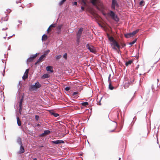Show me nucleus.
Returning a JSON list of instances; mask_svg holds the SVG:
<instances>
[{
    "label": "nucleus",
    "mask_w": 160,
    "mask_h": 160,
    "mask_svg": "<svg viewBox=\"0 0 160 160\" xmlns=\"http://www.w3.org/2000/svg\"><path fill=\"white\" fill-rule=\"evenodd\" d=\"M111 46L112 48L114 50H117V48L118 49L120 48V46L118 44V42L115 41H114L113 42L111 43Z\"/></svg>",
    "instance_id": "f257e3e1"
},
{
    "label": "nucleus",
    "mask_w": 160,
    "mask_h": 160,
    "mask_svg": "<svg viewBox=\"0 0 160 160\" xmlns=\"http://www.w3.org/2000/svg\"><path fill=\"white\" fill-rule=\"evenodd\" d=\"M111 18L115 21L118 22L119 21V18L117 15H116L115 13L112 11H110V12L108 14Z\"/></svg>",
    "instance_id": "f03ea898"
},
{
    "label": "nucleus",
    "mask_w": 160,
    "mask_h": 160,
    "mask_svg": "<svg viewBox=\"0 0 160 160\" xmlns=\"http://www.w3.org/2000/svg\"><path fill=\"white\" fill-rule=\"evenodd\" d=\"M117 123L115 122H113L110 124L108 128V131L109 132H112L116 129Z\"/></svg>",
    "instance_id": "7ed1b4c3"
},
{
    "label": "nucleus",
    "mask_w": 160,
    "mask_h": 160,
    "mask_svg": "<svg viewBox=\"0 0 160 160\" xmlns=\"http://www.w3.org/2000/svg\"><path fill=\"white\" fill-rule=\"evenodd\" d=\"M139 31V29H137L135 31H133L132 33H129L124 34L125 37L126 38H129L132 37L134 36Z\"/></svg>",
    "instance_id": "20e7f679"
},
{
    "label": "nucleus",
    "mask_w": 160,
    "mask_h": 160,
    "mask_svg": "<svg viewBox=\"0 0 160 160\" xmlns=\"http://www.w3.org/2000/svg\"><path fill=\"white\" fill-rule=\"evenodd\" d=\"M119 5L117 0H112L111 8L113 10L116 9L115 7H118Z\"/></svg>",
    "instance_id": "39448f33"
},
{
    "label": "nucleus",
    "mask_w": 160,
    "mask_h": 160,
    "mask_svg": "<svg viewBox=\"0 0 160 160\" xmlns=\"http://www.w3.org/2000/svg\"><path fill=\"white\" fill-rule=\"evenodd\" d=\"M41 87V85L38 82L36 83L35 85L31 86L30 89L32 90H35Z\"/></svg>",
    "instance_id": "423d86ee"
},
{
    "label": "nucleus",
    "mask_w": 160,
    "mask_h": 160,
    "mask_svg": "<svg viewBox=\"0 0 160 160\" xmlns=\"http://www.w3.org/2000/svg\"><path fill=\"white\" fill-rule=\"evenodd\" d=\"M83 31V28H80L77 33V42H79L80 39Z\"/></svg>",
    "instance_id": "0eeeda50"
},
{
    "label": "nucleus",
    "mask_w": 160,
    "mask_h": 160,
    "mask_svg": "<svg viewBox=\"0 0 160 160\" xmlns=\"http://www.w3.org/2000/svg\"><path fill=\"white\" fill-rule=\"evenodd\" d=\"M86 47L91 52L95 53L96 52L95 47L92 46H90L89 44H88L86 45Z\"/></svg>",
    "instance_id": "6e6552de"
},
{
    "label": "nucleus",
    "mask_w": 160,
    "mask_h": 160,
    "mask_svg": "<svg viewBox=\"0 0 160 160\" xmlns=\"http://www.w3.org/2000/svg\"><path fill=\"white\" fill-rule=\"evenodd\" d=\"M1 21H8V17L7 14L4 13L1 15Z\"/></svg>",
    "instance_id": "1a4fd4ad"
},
{
    "label": "nucleus",
    "mask_w": 160,
    "mask_h": 160,
    "mask_svg": "<svg viewBox=\"0 0 160 160\" xmlns=\"http://www.w3.org/2000/svg\"><path fill=\"white\" fill-rule=\"evenodd\" d=\"M37 54H36L35 55H32L29 58H28L27 60V62L28 63L30 62H32L34 59L37 57Z\"/></svg>",
    "instance_id": "9d476101"
},
{
    "label": "nucleus",
    "mask_w": 160,
    "mask_h": 160,
    "mask_svg": "<svg viewBox=\"0 0 160 160\" xmlns=\"http://www.w3.org/2000/svg\"><path fill=\"white\" fill-rule=\"evenodd\" d=\"M29 72V69H27L26 70L24 74V75L22 76V79L25 80L26 79L28 78V73Z\"/></svg>",
    "instance_id": "9b49d317"
},
{
    "label": "nucleus",
    "mask_w": 160,
    "mask_h": 160,
    "mask_svg": "<svg viewBox=\"0 0 160 160\" xmlns=\"http://www.w3.org/2000/svg\"><path fill=\"white\" fill-rule=\"evenodd\" d=\"M52 142L53 144H60L61 143H64V142L63 141L59 140L52 141Z\"/></svg>",
    "instance_id": "f8f14e48"
},
{
    "label": "nucleus",
    "mask_w": 160,
    "mask_h": 160,
    "mask_svg": "<svg viewBox=\"0 0 160 160\" xmlns=\"http://www.w3.org/2000/svg\"><path fill=\"white\" fill-rule=\"evenodd\" d=\"M51 133V131L49 130H45L44 131V132L42 133L41 136H44L50 134Z\"/></svg>",
    "instance_id": "ddd939ff"
},
{
    "label": "nucleus",
    "mask_w": 160,
    "mask_h": 160,
    "mask_svg": "<svg viewBox=\"0 0 160 160\" xmlns=\"http://www.w3.org/2000/svg\"><path fill=\"white\" fill-rule=\"evenodd\" d=\"M111 75L110 74L108 77V81L109 82V88L111 90L114 89V87L111 85V81L110 79Z\"/></svg>",
    "instance_id": "4468645a"
},
{
    "label": "nucleus",
    "mask_w": 160,
    "mask_h": 160,
    "mask_svg": "<svg viewBox=\"0 0 160 160\" xmlns=\"http://www.w3.org/2000/svg\"><path fill=\"white\" fill-rule=\"evenodd\" d=\"M52 67L49 66H48L46 68V70L48 71H50L51 72H53V70L52 69Z\"/></svg>",
    "instance_id": "2eb2a0df"
},
{
    "label": "nucleus",
    "mask_w": 160,
    "mask_h": 160,
    "mask_svg": "<svg viewBox=\"0 0 160 160\" xmlns=\"http://www.w3.org/2000/svg\"><path fill=\"white\" fill-rule=\"evenodd\" d=\"M24 152V149L22 145H21L20 147V150L19 151V153H22Z\"/></svg>",
    "instance_id": "dca6fc26"
},
{
    "label": "nucleus",
    "mask_w": 160,
    "mask_h": 160,
    "mask_svg": "<svg viewBox=\"0 0 160 160\" xmlns=\"http://www.w3.org/2000/svg\"><path fill=\"white\" fill-rule=\"evenodd\" d=\"M91 3L94 5H96L99 2V0H90Z\"/></svg>",
    "instance_id": "f3484780"
},
{
    "label": "nucleus",
    "mask_w": 160,
    "mask_h": 160,
    "mask_svg": "<svg viewBox=\"0 0 160 160\" xmlns=\"http://www.w3.org/2000/svg\"><path fill=\"white\" fill-rule=\"evenodd\" d=\"M107 35L108 37V39L109 41H110L111 42H112L114 41H115V39H114V38L112 37H110L108 34H107Z\"/></svg>",
    "instance_id": "a211bd4d"
},
{
    "label": "nucleus",
    "mask_w": 160,
    "mask_h": 160,
    "mask_svg": "<svg viewBox=\"0 0 160 160\" xmlns=\"http://www.w3.org/2000/svg\"><path fill=\"white\" fill-rule=\"evenodd\" d=\"M23 98H22L21 99L20 102H19V110H21L22 109V102L23 101Z\"/></svg>",
    "instance_id": "6ab92c4d"
},
{
    "label": "nucleus",
    "mask_w": 160,
    "mask_h": 160,
    "mask_svg": "<svg viewBox=\"0 0 160 160\" xmlns=\"http://www.w3.org/2000/svg\"><path fill=\"white\" fill-rule=\"evenodd\" d=\"M48 39L47 35L46 34H44L42 37V41H45Z\"/></svg>",
    "instance_id": "aec40b11"
},
{
    "label": "nucleus",
    "mask_w": 160,
    "mask_h": 160,
    "mask_svg": "<svg viewBox=\"0 0 160 160\" xmlns=\"http://www.w3.org/2000/svg\"><path fill=\"white\" fill-rule=\"evenodd\" d=\"M17 142L21 145H22V139L20 137H18L17 139Z\"/></svg>",
    "instance_id": "412c9836"
},
{
    "label": "nucleus",
    "mask_w": 160,
    "mask_h": 160,
    "mask_svg": "<svg viewBox=\"0 0 160 160\" xmlns=\"http://www.w3.org/2000/svg\"><path fill=\"white\" fill-rule=\"evenodd\" d=\"M50 77V75L48 74H45L43 75L42 77V78L43 79H45L47 78H49Z\"/></svg>",
    "instance_id": "4be33fe9"
},
{
    "label": "nucleus",
    "mask_w": 160,
    "mask_h": 160,
    "mask_svg": "<svg viewBox=\"0 0 160 160\" xmlns=\"http://www.w3.org/2000/svg\"><path fill=\"white\" fill-rule=\"evenodd\" d=\"M133 61L132 60H130L126 62L125 63V65L126 66H128L130 65H131L132 63V62Z\"/></svg>",
    "instance_id": "5701e85b"
},
{
    "label": "nucleus",
    "mask_w": 160,
    "mask_h": 160,
    "mask_svg": "<svg viewBox=\"0 0 160 160\" xmlns=\"http://www.w3.org/2000/svg\"><path fill=\"white\" fill-rule=\"evenodd\" d=\"M17 124L19 126H20L21 125V123L20 120L19 119V118L18 117H17Z\"/></svg>",
    "instance_id": "b1692460"
},
{
    "label": "nucleus",
    "mask_w": 160,
    "mask_h": 160,
    "mask_svg": "<svg viewBox=\"0 0 160 160\" xmlns=\"http://www.w3.org/2000/svg\"><path fill=\"white\" fill-rule=\"evenodd\" d=\"M45 57L42 55L38 59V62H40Z\"/></svg>",
    "instance_id": "393cba45"
},
{
    "label": "nucleus",
    "mask_w": 160,
    "mask_h": 160,
    "mask_svg": "<svg viewBox=\"0 0 160 160\" xmlns=\"http://www.w3.org/2000/svg\"><path fill=\"white\" fill-rule=\"evenodd\" d=\"M7 23H6L5 24V26H3L2 25L1 26V28H2V29L3 30H5L7 29L8 28L6 27L7 25Z\"/></svg>",
    "instance_id": "a878e982"
},
{
    "label": "nucleus",
    "mask_w": 160,
    "mask_h": 160,
    "mask_svg": "<svg viewBox=\"0 0 160 160\" xmlns=\"http://www.w3.org/2000/svg\"><path fill=\"white\" fill-rule=\"evenodd\" d=\"M50 52V50H48L44 52L43 55L44 57L45 58L46 57V56L48 54V53Z\"/></svg>",
    "instance_id": "bb28decb"
},
{
    "label": "nucleus",
    "mask_w": 160,
    "mask_h": 160,
    "mask_svg": "<svg viewBox=\"0 0 160 160\" xmlns=\"http://www.w3.org/2000/svg\"><path fill=\"white\" fill-rule=\"evenodd\" d=\"M81 104L83 106L86 107L87 105H88V102H85L82 103Z\"/></svg>",
    "instance_id": "cd10ccee"
},
{
    "label": "nucleus",
    "mask_w": 160,
    "mask_h": 160,
    "mask_svg": "<svg viewBox=\"0 0 160 160\" xmlns=\"http://www.w3.org/2000/svg\"><path fill=\"white\" fill-rule=\"evenodd\" d=\"M130 84V83L129 82L128 83H125L124 85L125 88H128Z\"/></svg>",
    "instance_id": "c85d7f7f"
},
{
    "label": "nucleus",
    "mask_w": 160,
    "mask_h": 160,
    "mask_svg": "<svg viewBox=\"0 0 160 160\" xmlns=\"http://www.w3.org/2000/svg\"><path fill=\"white\" fill-rule=\"evenodd\" d=\"M62 57L61 55H58L57 56H56L55 58L57 60H59V59Z\"/></svg>",
    "instance_id": "c756f323"
},
{
    "label": "nucleus",
    "mask_w": 160,
    "mask_h": 160,
    "mask_svg": "<svg viewBox=\"0 0 160 160\" xmlns=\"http://www.w3.org/2000/svg\"><path fill=\"white\" fill-rule=\"evenodd\" d=\"M144 1L143 0H141L139 2V5L141 6H143L144 5Z\"/></svg>",
    "instance_id": "7c9ffc66"
},
{
    "label": "nucleus",
    "mask_w": 160,
    "mask_h": 160,
    "mask_svg": "<svg viewBox=\"0 0 160 160\" xmlns=\"http://www.w3.org/2000/svg\"><path fill=\"white\" fill-rule=\"evenodd\" d=\"M137 39H136L135 40H134V41H133L132 42H130L129 43V44L132 45V44H133L137 41Z\"/></svg>",
    "instance_id": "2f4dec72"
},
{
    "label": "nucleus",
    "mask_w": 160,
    "mask_h": 160,
    "mask_svg": "<svg viewBox=\"0 0 160 160\" xmlns=\"http://www.w3.org/2000/svg\"><path fill=\"white\" fill-rule=\"evenodd\" d=\"M66 0H62L59 3V4L60 6L62 5L66 1Z\"/></svg>",
    "instance_id": "473e14b6"
},
{
    "label": "nucleus",
    "mask_w": 160,
    "mask_h": 160,
    "mask_svg": "<svg viewBox=\"0 0 160 160\" xmlns=\"http://www.w3.org/2000/svg\"><path fill=\"white\" fill-rule=\"evenodd\" d=\"M82 3L83 5H85L86 4V2L85 0H82Z\"/></svg>",
    "instance_id": "72a5a7b5"
},
{
    "label": "nucleus",
    "mask_w": 160,
    "mask_h": 160,
    "mask_svg": "<svg viewBox=\"0 0 160 160\" xmlns=\"http://www.w3.org/2000/svg\"><path fill=\"white\" fill-rule=\"evenodd\" d=\"M56 24H53L51 25L50 26V27H51V28H55L56 27Z\"/></svg>",
    "instance_id": "f704fd0d"
},
{
    "label": "nucleus",
    "mask_w": 160,
    "mask_h": 160,
    "mask_svg": "<svg viewBox=\"0 0 160 160\" xmlns=\"http://www.w3.org/2000/svg\"><path fill=\"white\" fill-rule=\"evenodd\" d=\"M67 53H65L63 55V58L66 60L67 59Z\"/></svg>",
    "instance_id": "c9c22d12"
},
{
    "label": "nucleus",
    "mask_w": 160,
    "mask_h": 160,
    "mask_svg": "<svg viewBox=\"0 0 160 160\" xmlns=\"http://www.w3.org/2000/svg\"><path fill=\"white\" fill-rule=\"evenodd\" d=\"M52 114L55 117H57L59 116V115L57 113H53Z\"/></svg>",
    "instance_id": "e433bc0d"
},
{
    "label": "nucleus",
    "mask_w": 160,
    "mask_h": 160,
    "mask_svg": "<svg viewBox=\"0 0 160 160\" xmlns=\"http://www.w3.org/2000/svg\"><path fill=\"white\" fill-rule=\"evenodd\" d=\"M62 27V25H59L57 27V29L58 30H60L61 28Z\"/></svg>",
    "instance_id": "4c0bfd02"
},
{
    "label": "nucleus",
    "mask_w": 160,
    "mask_h": 160,
    "mask_svg": "<svg viewBox=\"0 0 160 160\" xmlns=\"http://www.w3.org/2000/svg\"><path fill=\"white\" fill-rule=\"evenodd\" d=\"M134 81V79L133 78H132V80H131V81L129 82L130 84H132V82H133Z\"/></svg>",
    "instance_id": "58836bf2"
},
{
    "label": "nucleus",
    "mask_w": 160,
    "mask_h": 160,
    "mask_svg": "<svg viewBox=\"0 0 160 160\" xmlns=\"http://www.w3.org/2000/svg\"><path fill=\"white\" fill-rule=\"evenodd\" d=\"M39 116L38 115H36L35 116V119L36 120H38L39 119Z\"/></svg>",
    "instance_id": "ea45409f"
},
{
    "label": "nucleus",
    "mask_w": 160,
    "mask_h": 160,
    "mask_svg": "<svg viewBox=\"0 0 160 160\" xmlns=\"http://www.w3.org/2000/svg\"><path fill=\"white\" fill-rule=\"evenodd\" d=\"M70 89V88L69 87H67L65 88V90H66L67 91H68Z\"/></svg>",
    "instance_id": "a19ab883"
},
{
    "label": "nucleus",
    "mask_w": 160,
    "mask_h": 160,
    "mask_svg": "<svg viewBox=\"0 0 160 160\" xmlns=\"http://www.w3.org/2000/svg\"><path fill=\"white\" fill-rule=\"evenodd\" d=\"M78 93V92H73L72 94V95L74 96L75 95L77 94Z\"/></svg>",
    "instance_id": "79ce46f5"
},
{
    "label": "nucleus",
    "mask_w": 160,
    "mask_h": 160,
    "mask_svg": "<svg viewBox=\"0 0 160 160\" xmlns=\"http://www.w3.org/2000/svg\"><path fill=\"white\" fill-rule=\"evenodd\" d=\"M121 45L122 46V48H123L126 45L124 43H121Z\"/></svg>",
    "instance_id": "37998d69"
},
{
    "label": "nucleus",
    "mask_w": 160,
    "mask_h": 160,
    "mask_svg": "<svg viewBox=\"0 0 160 160\" xmlns=\"http://www.w3.org/2000/svg\"><path fill=\"white\" fill-rule=\"evenodd\" d=\"M73 5H77V2H75L73 3Z\"/></svg>",
    "instance_id": "c03bdc74"
},
{
    "label": "nucleus",
    "mask_w": 160,
    "mask_h": 160,
    "mask_svg": "<svg viewBox=\"0 0 160 160\" xmlns=\"http://www.w3.org/2000/svg\"><path fill=\"white\" fill-rule=\"evenodd\" d=\"M81 9L83 10H84V8L83 7H81Z\"/></svg>",
    "instance_id": "a18cd8bd"
},
{
    "label": "nucleus",
    "mask_w": 160,
    "mask_h": 160,
    "mask_svg": "<svg viewBox=\"0 0 160 160\" xmlns=\"http://www.w3.org/2000/svg\"><path fill=\"white\" fill-rule=\"evenodd\" d=\"M40 125L38 123L35 126V127L39 126Z\"/></svg>",
    "instance_id": "49530a36"
},
{
    "label": "nucleus",
    "mask_w": 160,
    "mask_h": 160,
    "mask_svg": "<svg viewBox=\"0 0 160 160\" xmlns=\"http://www.w3.org/2000/svg\"><path fill=\"white\" fill-rule=\"evenodd\" d=\"M51 27H50L49 26L48 28V29L49 30H50L51 29Z\"/></svg>",
    "instance_id": "de8ad7c7"
},
{
    "label": "nucleus",
    "mask_w": 160,
    "mask_h": 160,
    "mask_svg": "<svg viewBox=\"0 0 160 160\" xmlns=\"http://www.w3.org/2000/svg\"><path fill=\"white\" fill-rule=\"evenodd\" d=\"M43 147V145L39 146V148H42Z\"/></svg>",
    "instance_id": "09e8293b"
},
{
    "label": "nucleus",
    "mask_w": 160,
    "mask_h": 160,
    "mask_svg": "<svg viewBox=\"0 0 160 160\" xmlns=\"http://www.w3.org/2000/svg\"><path fill=\"white\" fill-rule=\"evenodd\" d=\"M47 33H48L50 32V30H49L48 29H47Z\"/></svg>",
    "instance_id": "8fccbe9b"
},
{
    "label": "nucleus",
    "mask_w": 160,
    "mask_h": 160,
    "mask_svg": "<svg viewBox=\"0 0 160 160\" xmlns=\"http://www.w3.org/2000/svg\"><path fill=\"white\" fill-rule=\"evenodd\" d=\"M39 62H38V60H37V61L35 63V64H37Z\"/></svg>",
    "instance_id": "3c124183"
},
{
    "label": "nucleus",
    "mask_w": 160,
    "mask_h": 160,
    "mask_svg": "<svg viewBox=\"0 0 160 160\" xmlns=\"http://www.w3.org/2000/svg\"><path fill=\"white\" fill-rule=\"evenodd\" d=\"M33 160H37L36 158H33Z\"/></svg>",
    "instance_id": "603ef678"
},
{
    "label": "nucleus",
    "mask_w": 160,
    "mask_h": 160,
    "mask_svg": "<svg viewBox=\"0 0 160 160\" xmlns=\"http://www.w3.org/2000/svg\"><path fill=\"white\" fill-rule=\"evenodd\" d=\"M16 3H18V2H17V1H16Z\"/></svg>",
    "instance_id": "864d4df0"
},
{
    "label": "nucleus",
    "mask_w": 160,
    "mask_h": 160,
    "mask_svg": "<svg viewBox=\"0 0 160 160\" xmlns=\"http://www.w3.org/2000/svg\"><path fill=\"white\" fill-rule=\"evenodd\" d=\"M21 1V0H19V1Z\"/></svg>",
    "instance_id": "5fc2aeb1"
}]
</instances>
